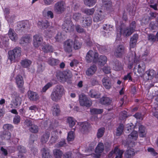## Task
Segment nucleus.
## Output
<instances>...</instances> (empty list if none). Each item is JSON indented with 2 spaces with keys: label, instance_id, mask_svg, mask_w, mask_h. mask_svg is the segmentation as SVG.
<instances>
[{
  "label": "nucleus",
  "instance_id": "nucleus-1",
  "mask_svg": "<svg viewBox=\"0 0 158 158\" xmlns=\"http://www.w3.org/2000/svg\"><path fill=\"white\" fill-rule=\"evenodd\" d=\"M64 91L63 86L57 85L54 89L51 95V98L53 101L57 102L61 98Z\"/></svg>",
  "mask_w": 158,
  "mask_h": 158
},
{
  "label": "nucleus",
  "instance_id": "nucleus-2",
  "mask_svg": "<svg viewBox=\"0 0 158 158\" xmlns=\"http://www.w3.org/2000/svg\"><path fill=\"white\" fill-rule=\"evenodd\" d=\"M9 55L8 59L12 62H15V60L20 57L22 54L21 48L17 47L12 50L9 51L8 52Z\"/></svg>",
  "mask_w": 158,
  "mask_h": 158
},
{
  "label": "nucleus",
  "instance_id": "nucleus-3",
  "mask_svg": "<svg viewBox=\"0 0 158 158\" xmlns=\"http://www.w3.org/2000/svg\"><path fill=\"white\" fill-rule=\"evenodd\" d=\"M98 54L97 52L90 50L87 53L85 59L88 63L93 62H96L98 61Z\"/></svg>",
  "mask_w": 158,
  "mask_h": 158
},
{
  "label": "nucleus",
  "instance_id": "nucleus-4",
  "mask_svg": "<svg viewBox=\"0 0 158 158\" xmlns=\"http://www.w3.org/2000/svg\"><path fill=\"white\" fill-rule=\"evenodd\" d=\"M66 9L65 2L62 1L56 3L54 7V12L57 14H61Z\"/></svg>",
  "mask_w": 158,
  "mask_h": 158
},
{
  "label": "nucleus",
  "instance_id": "nucleus-5",
  "mask_svg": "<svg viewBox=\"0 0 158 158\" xmlns=\"http://www.w3.org/2000/svg\"><path fill=\"white\" fill-rule=\"evenodd\" d=\"M79 101L81 106L90 107L92 104V102L88 99L87 96L84 94H81L79 95Z\"/></svg>",
  "mask_w": 158,
  "mask_h": 158
},
{
  "label": "nucleus",
  "instance_id": "nucleus-6",
  "mask_svg": "<svg viewBox=\"0 0 158 158\" xmlns=\"http://www.w3.org/2000/svg\"><path fill=\"white\" fill-rule=\"evenodd\" d=\"M126 49L123 45H119L115 48L114 52V56L117 58H121L125 53Z\"/></svg>",
  "mask_w": 158,
  "mask_h": 158
},
{
  "label": "nucleus",
  "instance_id": "nucleus-7",
  "mask_svg": "<svg viewBox=\"0 0 158 158\" xmlns=\"http://www.w3.org/2000/svg\"><path fill=\"white\" fill-rule=\"evenodd\" d=\"M123 151L119 149L118 147H115L108 155L110 158L113 157L115 156V158H122Z\"/></svg>",
  "mask_w": 158,
  "mask_h": 158
},
{
  "label": "nucleus",
  "instance_id": "nucleus-8",
  "mask_svg": "<svg viewBox=\"0 0 158 158\" xmlns=\"http://www.w3.org/2000/svg\"><path fill=\"white\" fill-rule=\"evenodd\" d=\"M73 41L71 40H68L65 41L63 44V48L64 51L68 53H70L72 51Z\"/></svg>",
  "mask_w": 158,
  "mask_h": 158
},
{
  "label": "nucleus",
  "instance_id": "nucleus-9",
  "mask_svg": "<svg viewBox=\"0 0 158 158\" xmlns=\"http://www.w3.org/2000/svg\"><path fill=\"white\" fill-rule=\"evenodd\" d=\"M13 96V98H14L13 104L15 108H16L20 105L22 101V98L19 94L16 93H14Z\"/></svg>",
  "mask_w": 158,
  "mask_h": 158
},
{
  "label": "nucleus",
  "instance_id": "nucleus-10",
  "mask_svg": "<svg viewBox=\"0 0 158 158\" xmlns=\"http://www.w3.org/2000/svg\"><path fill=\"white\" fill-rule=\"evenodd\" d=\"M62 28L66 32L73 31V25L70 20L69 19L64 22Z\"/></svg>",
  "mask_w": 158,
  "mask_h": 158
},
{
  "label": "nucleus",
  "instance_id": "nucleus-11",
  "mask_svg": "<svg viewBox=\"0 0 158 158\" xmlns=\"http://www.w3.org/2000/svg\"><path fill=\"white\" fill-rule=\"evenodd\" d=\"M43 41V38L40 35H36L33 36V45L36 48L38 47L40 45Z\"/></svg>",
  "mask_w": 158,
  "mask_h": 158
},
{
  "label": "nucleus",
  "instance_id": "nucleus-12",
  "mask_svg": "<svg viewBox=\"0 0 158 158\" xmlns=\"http://www.w3.org/2000/svg\"><path fill=\"white\" fill-rule=\"evenodd\" d=\"M97 13L96 14L94 18V22H98L102 20L105 17V15L103 12L101 10H97Z\"/></svg>",
  "mask_w": 158,
  "mask_h": 158
},
{
  "label": "nucleus",
  "instance_id": "nucleus-13",
  "mask_svg": "<svg viewBox=\"0 0 158 158\" xmlns=\"http://www.w3.org/2000/svg\"><path fill=\"white\" fill-rule=\"evenodd\" d=\"M127 60L131 65L133 63H136L138 61V59L136 57L135 52L130 53L127 57Z\"/></svg>",
  "mask_w": 158,
  "mask_h": 158
},
{
  "label": "nucleus",
  "instance_id": "nucleus-14",
  "mask_svg": "<svg viewBox=\"0 0 158 158\" xmlns=\"http://www.w3.org/2000/svg\"><path fill=\"white\" fill-rule=\"evenodd\" d=\"M104 149V146L103 143H99L97 146L95 150V152L97 154L95 155V157L99 158L101 154L102 153Z\"/></svg>",
  "mask_w": 158,
  "mask_h": 158
},
{
  "label": "nucleus",
  "instance_id": "nucleus-15",
  "mask_svg": "<svg viewBox=\"0 0 158 158\" xmlns=\"http://www.w3.org/2000/svg\"><path fill=\"white\" fill-rule=\"evenodd\" d=\"M42 47V50L44 52H52L53 51V48L52 45L45 42L43 43Z\"/></svg>",
  "mask_w": 158,
  "mask_h": 158
},
{
  "label": "nucleus",
  "instance_id": "nucleus-16",
  "mask_svg": "<svg viewBox=\"0 0 158 158\" xmlns=\"http://www.w3.org/2000/svg\"><path fill=\"white\" fill-rule=\"evenodd\" d=\"M156 72L152 69H149L143 75L144 78L145 77L147 80H151L154 76Z\"/></svg>",
  "mask_w": 158,
  "mask_h": 158
},
{
  "label": "nucleus",
  "instance_id": "nucleus-17",
  "mask_svg": "<svg viewBox=\"0 0 158 158\" xmlns=\"http://www.w3.org/2000/svg\"><path fill=\"white\" fill-rule=\"evenodd\" d=\"M28 96L31 101H37L39 98L38 94L36 93L31 91L28 92Z\"/></svg>",
  "mask_w": 158,
  "mask_h": 158
},
{
  "label": "nucleus",
  "instance_id": "nucleus-18",
  "mask_svg": "<svg viewBox=\"0 0 158 158\" xmlns=\"http://www.w3.org/2000/svg\"><path fill=\"white\" fill-rule=\"evenodd\" d=\"M138 137V132L137 131H134L129 135L127 139V141L129 143H132V141L136 140Z\"/></svg>",
  "mask_w": 158,
  "mask_h": 158
},
{
  "label": "nucleus",
  "instance_id": "nucleus-19",
  "mask_svg": "<svg viewBox=\"0 0 158 158\" xmlns=\"http://www.w3.org/2000/svg\"><path fill=\"white\" fill-rule=\"evenodd\" d=\"M15 79L18 87L19 88H22L24 83L23 77L20 75H18L15 77Z\"/></svg>",
  "mask_w": 158,
  "mask_h": 158
},
{
  "label": "nucleus",
  "instance_id": "nucleus-20",
  "mask_svg": "<svg viewBox=\"0 0 158 158\" xmlns=\"http://www.w3.org/2000/svg\"><path fill=\"white\" fill-rule=\"evenodd\" d=\"M92 22V19L90 17L86 18L84 20H81L80 23H81L82 26L86 27L90 26Z\"/></svg>",
  "mask_w": 158,
  "mask_h": 158
},
{
  "label": "nucleus",
  "instance_id": "nucleus-21",
  "mask_svg": "<svg viewBox=\"0 0 158 158\" xmlns=\"http://www.w3.org/2000/svg\"><path fill=\"white\" fill-rule=\"evenodd\" d=\"M8 34L10 39L12 41H16L18 39L17 35L13 29H10Z\"/></svg>",
  "mask_w": 158,
  "mask_h": 158
},
{
  "label": "nucleus",
  "instance_id": "nucleus-22",
  "mask_svg": "<svg viewBox=\"0 0 158 158\" xmlns=\"http://www.w3.org/2000/svg\"><path fill=\"white\" fill-rule=\"evenodd\" d=\"M120 32L121 34L126 37L130 36L133 33L128 27H127L123 29H121L120 30Z\"/></svg>",
  "mask_w": 158,
  "mask_h": 158
},
{
  "label": "nucleus",
  "instance_id": "nucleus-23",
  "mask_svg": "<svg viewBox=\"0 0 158 158\" xmlns=\"http://www.w3.org/2000/svg\"><path fill=\"white\" fill-rule=\"evenodd\" d=\"M102 82L103 85L106 88L109 89L111 87V84L109 77H104L102 80Z\"/></svg>",
  "mask_w": 158,
  "mask_h": 158
},
{
  "label": "nucleus",
  "instance_id": "nucleus-24",
  "mask_svg": "<svg viewBox=\"0 0 158 158\" xmlns=\"http://www.w3.org/2000/svg\"><path fill=\"white\" fill-rule=\"evenodd\" d=\"M138 73H139V76L142 77L145 69V65L144 63L140 62L138 65Z\"/></svg>",
  "mask_w": 158,
  "mask_h": 158
},
{
  "label": "nucleus",
  "instance_id": "nucleus-25",
  "mask_svg": "<svg viewBox=\"0 0 158 158\" xmlns=\"http://www.w3.org/2000/svg\"><path fill=\"white\" fill-rule=\"evenodd\" d=\"M38 25L39 28L43 29L47 28L49 25L48 21L46 20L39 21L38 23Z\"/></svg>",
  "mask_w": 158,
  "mask_h": 158
},
{
  "label": "nucleus",
  "instance_id": "nucleus-26",
  "mask_svg": "<svg viewBox=\"0 0 158 158\" xmlns=\"http://www.w3.org/2000/svg\"><path fill=\"white\" fill-rule=\"evenodd\" d=\"M138 37V35L137 34H134L132 37H131L130 43L131 48H134L135 47Z\"/></svg>",
  "mask_w": 158,
  "mask_h": 158
},
{
  "label": "nucleus",
  "instance_id": "nucleus-27",
  "mask_svg": "<svg viewBox=\"0 0 158 158\" xmlns=\"http://www.w3.org/2000/svg\"><path fill=\"white\" fill-rule=\"evenodd\" d=\"M97 70L96 66L93 65L88 68L86 72V74L88 76H90L93 75Z\"/></svg>",
  "mask_w": 158,
  "mask_h": 158
},
{
  "label": "nucleus",
  "instance_id": "nucleus-28",
  "mask_svg": "<svg viewBox=\"0 0 158 158\" xmlns=\"http://www.w3.org/2000/svg\"><path fill=\"white\" fill-rule=\"evenodd\" d=\"M52 112L53 115L57 116L60 112V106L58 105H54L52 107Z\"/></svg>",
  "mask_w": 158,
  "mask_h": 158
},
{
  "label": "nucleus",
  "instance_id": "nucleus-29",
  "mask_svg": "<svg viewBox=\"0 0 158 158\" xmlns=\"http://www.w3.org/2000/svg\"><path fill=\"white\" fill-rule=\"evenodd\" d=\"M80 130L82 132L84 133L86 131L90 126L89 124L86 122L81 123L80 124Z\"/></svg>",
  "mask_w": 158,
  "mask_h": 158
},
{
  "label": "nucleus",
  "instance_id": "nucleus-30",
  "mask_svg": "<svg viewBox=\"0 0 158 158\" xmlns=\"http://www.w3.org/2000/svg\"><path fill=\"white\" fill-rule=\"evenodd\" d=\"M100 102L102 104L108 105L110 104L112 100L108 97H103L100 99Z\"/></svg>",
  "mask_w": 158,
  "mask_h": 158
},
{
  "label": "nucleus",
  "instance_id": "nucleus-31",
  "mask_svg": "<svg viewBox=\"0 0 158 158\" xmlns=\"http://www.w3.org/2000/svg\"><path fill=\"white\" fill-rule=\"evenodd\" d=\"M89 96L91 98H98L100 97V94L96 90H91L89 92Z\"/></svg>",
  "mask_w": 158,
  "mask_h": 158
},
{
  "label": "nucleus",
  "instance_id": "nucleus-32",
  "mask_svg": "<svg viewBox=\"0 0 158 158\" xmlns=\"http://www.w3.org/2000/svg\"><path fill=\"white\" fill-rule=\"evenodd\" d=\"M50 135V133L48 132H46L44 133L42 135L41 141L43 143H46L48 140Z\"/></svg>",
  "mask_w": 158,
  "mask_h": 158
},
{
  "label": "nucleus",
  "instance_id": "nucleus-33",
  "mask_svg": "<svg viewBox=\"0 0 158 158\" xmlns=\"http://www.w3.org/2000/svg\"><path fill=\"white\" fill-rule=\"evenodd\" d=\"M41 151L42 158H48L49 157V151L48 148H43Z\"/></svg>",
  "mask_w": 158,
  "mask_h": 158
},
{
  "label": "nucleus",
  "instance_id": "nucleus-34",
  "mask_svg": "<svg viewBox=\"0 0 158 158\" xmlns=\"http://www.w3.org/2000/svg\"><path fill=\"white\" fill-rule=\"evenodd\" d=\"M113 67L114 69L116 71L122 69V66L120 62L116 60L113 63Z\"/></svg>",
  "mask_w": 158,
  "mask_h": 158
},
{
  "label": "nucleus",
  "instance_id": "nucleus-35",
  "mask_svg": "<svg viewBox=\"0 0 158 158\" xmlns=\"http://www.w3.org/2000/svg\"><path fill=\"white\" fill-rule=\"evenodd\" d=\"M103 29L104 31H102V32H104L105 33H109L110 31H112L113 30V26L108 24L104 25Z\"/></svg>",
  "mask_w": 158,
  "mask_h": 158
},
{
  "label": "nucleus",
  "instance_id": "nucleus-36",
  "mask_svg": "<svg viewBox=\"0 0 158 158\" xmlns=\"http://www.w3.org/2000/svg\"><path fill=\"white\" fill-rule=\"evenodd\" d=\"M135 152L133 149H130L127 150L124 154L125 156L127 158H131L134 156Z\"/></svg>",
  "mask_w": 158,
  "mask_h": 158
},
{
  "label": "nucleus",
  "instance_id": "nucleus-37",
  "mask_svg": "<svg viewBox=\"0 0 158 158\" xmlns=\"http://www.w3.org/2000/svg\"><path fill=\"white\" fill-rule=\"evenodd\" d=\"M58 134V132L56 131H54L52 132L50 140L52 143H54L57 140L58 138V136H57Z\"/></svg>",
  "mask_w": 158,
  "mask_h": 158
},
{
  "label": "nucleus",
  "instance_id": "nucleus-38",
  "mask_svg": "<svg viewBox=\"0 0 158 158\" xmlns=\"http://www.w3.org/2000/svg\"><path fill=\"white\" fill-rule=\"evenodd\" d=\"M31 63V61L28 59H25L21 61V65L24 68H27L29 66Z\"/></svg>",
  "mask_w": 158,
  "mask_h": 158
},
{
  "label": "nucleus",
  "instance_id": "nucleus-39",
  "mask_svg": "<svg viewBox=\"0 0 158 158\" xmlns=\"http://www.w3.org/2000/svg\"><path fill=\"white\" fill-rule=\"evenodd\" d=\"M54 156L56 158H61L63 154L62 151L57 149H54L53 150Z\"/></svg>",
  "mask_w": 158,
  "mask_h": 158
},
{
  "label": "nucleus",
  "instance_id": "nucleus-40",
  "mask_svg": "<svg viewBox=\"0 0 158 158\" xmlns=\"http://www.w3.org/2000/svg\"><path fill=\"white\" fill-rule=\"evenodd\" d=\"M31 39L29 35H27L23 37L21 39V44L29 43L31 42Z\"/></svg>",
  "mask_w": 158,
  "mask_h": 158
},
{
  "label": "nucleus",
  "instance_id": "nucleus-41",
  "mask_svg": "<svg viewBox=\"0 0 158 158\" xmlns=\"http://www.w3.org/2000/svg\"><path fill=\"white\" fill-rule=\"evenodd\" d=\"M73 18L75 21H80V22L83 19V16L81 13H75L73 15Z\"/></svg>",
  "mask_w": 158,
  "mask_h": 158
},
{
  "label": "nucleus",
  "instance_id": "nucleus-42",
  "mask_svg": "<svg viewBox=\"0 0 158 158\" xmlns=\"http://www.w3.org/2000/svg\"><path fill=\"white\" fill-rule=\"evenodd\" d=\"M98 61L100 64L104 65L106 63L107 61V58L105 56H101L99 57V58H98Z\"/></svg>",
  "mask_w": 158,
  "mask_h": 158
},
{
  "label": "nucleus",
  "instance_id": "nucleus-43",
  "mask_svg": "<svg viewBox=\"0 0 158 158\" xmlns=\"http://www.w3.org/2000/svg\"><path fill=\"white\" fill-rule=\"evenodd\" d=\"M40 110L38 106L35 105H31L28 108L29 111L31 113H35L37 111H40Z\"/></svg>",
  "mask_w": 158,
  "mask_h": 158
},
{
  "label": "nucleus",
  "instance_id": "nucleus-44",
  "mask_svg": "<svg viewBox=\"0 0 158 158\" xmlns=\"http://www.w3.org/2000/svg\"><path fill=\"white\" fill-rule=\"evenodd\" d=\"M102 2L107 10H110L112 7L110 0H102Z\"/></svg>",
  "mask_w": 158,
  "mask_h": 158
},
{
  "label": "nucleus",
  "instance_id": "nucleus-45",
  "mask_svg": "<svg viewBox=\"0 0 158 158\" xmlns=\"http://www.w3.org/2000/svg\"><path fill=\"white\" fill-rule=\"evenodd\" d=\"M97 0H84L85 4L89 7L94 6Z\"/></svg>",
  "mask_w": 158,
  "mask_h": 158
},
{
  "label": "nucleus",
  "instance_id": "nucleus-46",
  "mask_svg": "<svg viewBox=\"0 0 158 158\" xmlns=\"http://www.w3.org/2000/svg\"><path fill=\"white\" fill-rule=\"evenodd\" d=\"M29 131L33 133H36L39 131V128L38 126L33 124L30 128Z\"/></svg>",
  "mask_w": 158,
  "mask_h": 158
},
{
  "label": "nucleus",
  "instance_id": "nucleus-47",
  "mask_svg": "<svg viewBox=\"0 0 158 158\" xmlns=\"http://www.w3.org/2000/svg\"><path fill=\"white\" fill-rule=\"evenodd\" d=\"M67 122L69 127H72L75 124V120L72 117H69L67 118Z\"/></svg>",
  "mask_w": 158,
  "mask_h": 158
},
{
  "label": "nucleus",
  "instance_id": "nucleus-48",
  "mask_svg": "<svg viewBox=\"0 0 158 158\" xmlns=\"http://www.w3.org/2000/svg\"><path fill=\"white\" fill-rule=\"evenodd\" d=\"M103 112V110L102 109L94 108L90 110V112L92 114H100Z\"/></svg>",
  "mask_w": 158,
  "mask_h": 158
},
{
  "label": "nucleus",
  "instance_id": "nucleus-49",
  "mask_svg": "<svg viewBox=\"0 0 158 158\" xmlns=\"http://www.w3.org/2000/svg\"><path fill=\"white\" fill-rule=\"evenodd\" d=\"M139 135L141 137H143L146 134L145 131V127L142 125L139 126Z\"/></svg>",
  "mask_w": 158,
  "mask_h": 158
},
{
  "label": "nucleus",
  "instance_id": "nucleus-50",
  "mask_svg": "<svg viewBox=\"0 0 158 158\" xmlns=\"http://www.w3.org/2000/svg\"><path fill=\"white\" fill-rule=\"evenodd\" d=\"M28 22L27 21H22L18 23V27L20 29H24L27 26Z\"/></svg>",
  "mask_w": 158,
  "mask_h": 158
},
{
  "label": "nucleus",
  "instance_id": "nucleus-51",
  "mask_svg": "<svg viewBox=\"0 0 158 158\" xmlns=\"http://www.w3.org/2000/svg\"><path fill=\"white\" fill-rule=\"evenodd\" d=\"M59 62L58 60L55 59H49L48 60V63L51 65H55Z\"/></svg>",
  "mask_w": 158,
  "mask_h": 158
},
{
  "label": "nucleus",
  "instance_id": "nucleus-52",
  "mask_svg": "<svg viewBox=\"0 0 158 158\" xmlns=\"http://www.w3.org/2000/svg\"><path fill=\"white\" fill-rule=\"evenodd\" d=\"M123 124L119 125L117 129L116 135L117 136H119L121 135L123 131Z\"/></svg>",
  "mask_w": 158,
  "mask_h": 158
},
{
  "label": "nucleus",
  "instance_id": "nucleus-53",
  "mask_svg": "<svg viewBox=\"0 0 158 158\" xmlns=\"http://www.w3.org/2000/svg\"><path fill=\"white\" fill-rule=\"evenodd\" d=\"M105 129L104 127H102L98 130L97 133V136L98 138H100L103 136L105 132Z\"/></svg>",
  "mask_w": 158,
  "mask_h": 158
},
{
  "label": "nucleus",
  "instance_id": "nucleus-54",
  "mask_svg": "<svg viewBox=\"0 0 158 158\" xmlns=\"http://www.w3.org/2000/svg\"><path fill=\"white\" fill-rule=\"evenodd\" d=\"M75 138V135L73 131H70L68 134L67 140L69 141H73Z\"/></svg>",
  "mask_w": 158,
  "mask_h": 158
},
{
  "label": "nucleus",
  "instance_id": "nucleus-55",
  "mask_svg": "<svg viewBox=\"0 0 158 158\" xmlns=\"http://www.w3.org/2000/svg\"><path fill=\"white\" fill-rule=\"evenodd\" d=\"M53 85L52 83L49 82L46 85L42 88L41 90V92L42 93L45 92L46 90L49 88L51 87Z\"/></svg>",
  "mask_w": 158,
  "mask_h": 158
},
{
  "label": "nucleus",
  "instance_id": "nucleus-56",
  "mask_svg": "<svg viewBox=\"0 0 158 158\" xmlns=\"http://www.w3.org/2000/svg\"><path fill=\"white\" fill-rule=\"evenodd\" d=\"M94 8L85 9L84 10L83 12L87 15H92L94 13Z\"/></svg>",
  "mask_w": 158,
  "mask_h": 158
},
{
  "label": "nucleus",
  "instance_id": "nucleus-57",
  "mask_svg": "<svg viewBox=\"0 0 158 158\" xmlns=\"http://www.w3.org/2000/svg\"><path fill=\"white\" fill-rule=\"evenodd\" d=\"M82 44L77 40H75L73 42L74 48L75 49H78L81 48Z\"/></svg>",
  "mask_w": 158,
  "mask_h": 158
},
{
  "label": "nucleus",
  "instance_id": "nucleus-58",
  "mask_svg": "<svg viewBox=\"0 0 158 158\" xmlns=\"http://www.w3.org/2000/svg\"><path fill=\"white\" fill-rule=\"evenodd\" d=\"M2 136L5 139L9 140L11 137V135L9 132L6 131L2 134Z\"/></svg>",
  "mask_w": 158,
  "mask_h": 158
},
{
  "label": "nucleus",
  "instance_id": "nucleus-59",
  "mask_svg": "<svg viewBox=\"0 0 158 158\" xmlns=\"http://www.w3.org/2000/svg\"><path fill=\"white\" fill-rule=\"evenodd\" d=\"M63 72L66 80L71 78L72 76L71 73L69 70L64 71Z\"/></svg>",
  "mask_w": 158,
  "mask_h": 158
},
{
  "label": "nucleus",
  "instance_id": "nucleus-60",
  "mask_svg": "<svg viewBox=\"0 0 158 158\" xmlns=\"http://www.w3.org/2000/svg\"><path fill=\"white\" fill-rule=\"evenodd\" d=\"M128 28L133 32L136 29V23L135 21H132L130 24Z\"/></svg>",
  "mask_w": 158,
  "mask_h": 158
},
{
  "label": "nucleus",
  "instance_id": "nucleus-61",
  "mask_svg": "<svg viewBox=\"0 0 158 158\" xmlns=\"http://www.w3.org/2000/svg\"><path fill=\"white\" fill-rule=\"evenodd\" d=\"M17 150L20 153H24L26 152V150L24 147L18 145L17 147Z\"/></svg>",
  "mask_w": 158,
  "mask_h": 158
},
{
  "label": "nucleus",
  "instance_id": "nucleus-62",
  "mask_svg": "<svg viewBox=\"0 0 158 158\" xmlns=\"http://www.w3.org/2000/svg\"><path fill=\"white\" fill-rule=\"evenodd\" d=\"M56 40L57 41H59L63 40V37L61 34L60 32H58L55 37Z\"/></svg>",
  "mask_w": 158,
  "mask_h": 158
},
{
  "label": "nucleus",
  "instance_id": "nucleus-63",
  "mask_svg": "<svg viewBox=\"0 0 158 158\" xmlns=\"http://www.w3.org/2000/svg\"><path fill=\"white\" fill-rule=\"evenodd\" d=\"M76 30L79 33H81L84 32V29L79 25L76 26Z\"/></svg>",
  "mask_w": 158,
  "mask_h": 158
},
{
  "label": "nucleus",
  "instance_id": "nucleus-64",
  "mask_svg": "<svg viewBox=\"0 0 158 158\" xmlns=\"http://www.w3.org/2000/svg\"><path fill=\"white\" fill-rule=\"evenodd\" d=\"M20 121V117L18 115L16 116L13 119V122L15 124H17L19 123Z\"/></svg>",
  "mask_w": 158,
  "mask_h": 158
}]
</instances>
